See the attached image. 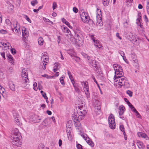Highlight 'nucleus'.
<instances>
[{
    "label": "nucleus",
    "instance_id": "57",
    "mask_svg": "<svg viewBox=\"0 0 149 149\" xmlns=\"http://www.w3.org/2000/svg\"><path fill=\"white\" fill-rule=\"evenodd\" d=\"M62 144V141L61 139H60L59 140V142H58V144H59V146H61Z\"/></svg>",
    "mask_w": 149,
    "mask_h": 149
},
{
    "label": "nucleus",
    "instance_id": "22",
    "mask_svg": "<svg viewBox=\"0 0 149 149\" xmlns=\"http://www.w3.org/2000/svg\"><path fill=\"white\" fill-rule=\"evenodd\" d=\"M74 125L75 127H77V129L78 130H80L81 129V125L79 123V122H76Z\"/></svg>",
    "mask_w": 149,
    "mask_h": 149
},
{
    "label": "nucleus",
    "instance_id": "39",
    "mask_svg": "<svg viewBox=\"0 0 149 149\" xmlns=\"http://www.w3.org/2000/svg\"><path fill=\"white\" fill-rule=\"evenodd\" d=\"M7 33V31L6 30L3 29L0 30V33L2 34H5Z\"/></svg>",
    "mask_w": 149,
    "mask_h": 149
},
{
    "label": "nucleus",
    "instance_id": "46",
    "mask_svg": "<svg viewBox=\"0 0 149 149\" xmlns=\"http://www.w3.org/2000/svg\"><path fill=\"white\" fill-rule=\"evenodd\" d=\"M47 62L45 61L43 63V66H42L43 69L44 70H45L46 68V65L47 64Z\"/></svg>",
    "mask_w": 149,
    "mask_h": 149
},
{
    "label": "nucleus",
    "instance_id": "31",
    "mask_svg": "<svg viewBox=\"0 0 149 149\" xmlns=\"http://www.w3.org/2000/svg\"><path fill=\"white\" fill-rule=\"evenodd\" d=\"M109 0H103V5L105 6L108 5L109 3Z\"/></svg>",
    "mask_w": 149,
    "mask_h": 149
},
{
    "label": "nucleus",
    "instance_id": "10",
    "mask_svg": "<svg viewBox=\"0 0 149 149\" xmlns=\"http://www.w3.org/2000/svg\"><path fill=\"white\" fill-rule=\"evenodd\" d=\"M11 133L13 137H21L18 130L16 128H13L12 131Z\"/></svg>",
    "mask_w": 149,
    "mask_h": 149
},
{
    "label": "nucleus",
    "instance_id": "54",
    "mask_svg": "<svg viewBox=\"0 0 149 149\" xmlns=\"http://www.w3.org/2000/svg\"><path fill=\"white\" fill-rule=\"evenodd\" d=\"M0 89L2 93H3L5 91L4 88L1 85H0Z\"/></svg>",
    "mask_w": 149,
    "mask_h": 149
},
{
    "label": "nucleus",
    "instance_id": "8",
    "mask_svg": "<svg viewBox=\"0 0 149 149\" xmlns=\"http://www.w3.org/2000/svg\"><path fill=\"white\" fill-rule=\"evenodd\" d=\"M13 138L12 141V144L17 147L20 146L22 145L21 137H13Z\"/></svg>",
    "mask_w": 149,
    "mask_h": 149
},
{
    "label": "nucleus",
    "instance_id": "55",
    "mask_svg": "<svg viewBox=\"0 0 149 149\" xmlns=\"http://www.w3.org/2000/svg\"><path fill=\"white\" fill-rule=\"evenodd\" d=\"M120 54L121 55V56L123 57V56H124L125 54L124 53V52L122 51H120L119 52Z\"/></svg>",
    "mask_w": 149,
    "mask_h": 149
},
{
    "label": "nucleus",
    "instance_id": "49",
    "mask_svg": "<svg viewBox=\"0 0 149 149\" xmlns=\"http://www.w3.org/2000/svg\"><path fill=\"white\" fill-rule=\"evenodd\" d=\"M11 53L13 54H15L16 53V51L15 50V49L13 48L11 49Z\"/></svg>",
    "mask_w": 149,
    "mask_h": 149
},
{
    "label": "nucleus",
    "instance_id": "61",
    "mask_svg": "<svg viewBox=\"0 0 149 149\" xmlns=\"http://www.w3.org/2000/svg\"><path fill=\"white\" fill-rule=\"evenodd\" d=\"M46 112H47V114L49 115H51L52 114V112L50 111H49V110H47L46 111Z\"/></svg>",
    "mask_w": 149,
    "mask_h": 149
},
{
    "label": "nucleus",
    "instance_id": "32",
    "mask_svg": "<svg viewBox=\"0 0 149 149\" xmlns=\"http://www.w3.org/2000/svg\"><path fill=\"white\" fill-rule=\"evenodd\" d=\"M87 143L90 146H94V143L92 141L89 139V140L88 141H86Z\"/></svg>",
    "mask_w": 149,
    "mask_h": 149
},
{
    "label": "nucleus",
    "instance_id": "42",
    "mask_svg": "<svg viewBox=\"0 0 149 149\" xmlns=\"http://www.w3.org/2000/svg\"><path fill=\"white\" fill-rule=\"evenodd\" d=\"M57 4L55 2H54L53 3L52 8L53 10H54L57 7Z\"/></svg>",
    "mask_w": 149,
    "mask_h": 149
},
{
    "label": "nucleus",
    "instance_id": "21",
    "mask_svg": "<svg viewBox=\"0 0 149 149\" xmlns=\"http://www.w3.org/2000/svg\"><path fill=\"white\" fill-rule=\"evenodd\" d=\"M79 111L80 112V113L81 115H82V116H84L87 113V112L85 110L81 109Z\"/></svg>",
    "mask_w": 149,
    "mask_h": 149
},
{
    "label": "nucleus",
    "instance_id": "6",
    "mask_svg": "<svg viewBox=\"0 0 149 149\" xmlns=\"http://www.w3.org/2000/svg\"><path fill=\"white\" fill-rule=\"evenodd\" d=\"M129 39L132 42L136 45L139 44L137 36L135 35H133L132 33L130 32L129 33Z\"/></svg>",
    "mask_w": 149,
    "mask_h": 149
},
{
    "label": "nucleus",
    "instance_id": "35",
    "mask_svg": "<svg viewBox=\"0 0 149 149\" xmlns=\"http://www.w3.org/2000/svg\"><path fill=\"white\" fill-rule=\"evenodd\" d=\"M83 137V138L86 141H88V140H89V138L88 137H87V134H82Z\"/></svg>",
    "mask_w": 149,
    "mask_h": 149
},
{
    "label": "nucleus",
    "instance_id": "33",
    "mask_svg": "<svg viewBox=\"0 0 149 149\" xmlns=\"http://www.w3.org/2000/svg\"><path fill=\"white\" fill-rule=\"evenodd\" d=\"M56 69H59V68H60V65H59V64L58 63H56L54 64V67Z\"/></svg>",
    "mask_w": 149,
    "mask_h": 149
},
{
    "label": "nucleus",
    "instance_id": "4",
    "mask_svg": "<svg viewBox=\"0 0 149 149\" xmlns=\"http://www.w3.org/2000/svg\"><path fill=\"white\" fill-rule=\"evenodd\" d=\"M20 25L15 20L13 24V28H12V30L14 32V31L15 32V33L17 35L19 36L21 33V31L20 30Z\"/></svg>",
    "mask_w": 149,
    "mask_h": 149
},
{
    "label": "nucleus",
    "instance_id": "2",
    "mask_svg": "<svg viewBox=\"0 0 149 149\" xmlns=\"http://www.w3.org/2000/svg\"><path fill=\"white\" fill-rule=\"evenodd\" d=\"M113 68L115 71V75H120V76L123 75L124 73L121 66L118 64H114L113 65Z\"/></svg>",
    "mask_w": 149,
    "mask_h": 149
},
{
    "label": "nucleus",
    "instance_id": "45",
    "mask_svg": "<svg viewBox=\"0 0 149 149\" xmlns=\"http://www.w3.org/2000/svg\"><path fill=\"white\" fill-rule=\"evenodd\" d=\"M40 93H41L42 97H43L44 98H45V97H47L46 96V93L42 91H40Z\"/></svg>",
    "mask_w": 149,
    "mask_h": 149
},
{
    "label": "nucleus",
    "instance_id": "64",
    "mask_svg": "<svg viewBox=\"0 0 149 149\" xmlns=\"http://www.w3.org/2000/svg\"><path fill=\"white\" fill-rule=\"evenodd\" d=\"M138 8L139 9H141L143 8V6L141 4H139L138 5Z\"/></svg>",
    "mask_w": 149,
    "mask_h": 149
},
{
    "label": "nucleus",
    "instance_id": "5",
    "mask_svg": "<svg viewBox=\"0 0 149 149\" xmlns=\"http://www.w3.org/2000/svg\"><path fill=\"white\" fill-rule=\"evenodd\" d=\"M109 125L110 128L112 129L115 128L116 124L114 117L112 114H111L109 117L108 119Z\"/></svg>",
    "mask_w": 149,
    "mask_h": 149
},
{
    "label": "nucleus",
    "instance_id": "13",
    "mask_svg": "<svg viewBox=\"0 0 149 149\" xmlns=\"http://www.w3.org/2000/svg\"><path fill=\"white\" fill-rule=\"evenodd\" d=\"M136 144L139 149H144L145 148V146L141 141H137Z\"/></svg>",
    "mask_w": 149,
    "mask_h": 149
},
{
    "label": "nucleus",
    "instance_id": "28",
    "mask_svg": "<svg viewBox=\"0 0 149 149\" xmlns=\"http://www.w3.org/2000/svg\"><path fill=\"white\" fill-rule=\"evenodd\" d=\"M62 29L63 32L69 33L70 32V31L66 27H63L62 28Z\"/></svg>",
    "mask_w": 149,
    "mask_h": 149
},
{
    "label": "nucleus",
    "instance_id": "36",
    "mask_svg": "<svg viewBox=\"0 0 149 149\" xmlns=\"http://www.w3.org/2000/svg\"><path fill=\"white\" fill-rule=\"evenodd\" d=\"M126 93L130 97H131L132 96L133 93L131 91L128 90L126 91Z\"/></svg>",
    "mask_w": 149,
    "mask_h": 149
},
{
    "label": "nucleus",
    "instance_id": "7",
    "mask_svg": "<svg viewBox=\"0 0 149 149\" xmlns=\"http://www.w3.org/2000/svg\"><path fill=\"white\" fill-rule=\"evenodd\" d=\"M96 17L97 21V26H100L101 24L102 23V13L101 12V10L98 9H97V10Z\"/></svg>",
    "mask_w": 149,
    "mask_h": 149
},
{
    "label": "nucleus",
    "instance_id": "1",
    "mask_svg": "<svg viewBox=\"0 0 149 149\" xmlns=\"http://www.w3.org/2000/svg\"><path fill=\"white\" fill-rule=\"evenodd\" d=\"M22 86L25 87L29 84V81L28 78V74L26 71L24 69H22Z\"/></svg>",
    "mask_w": 149,
    "mask_h": 149
},
{
    "label": "nucleus",
    "instance_id": "56",
    "mask_svg": "<svg viewBox=\"0 0 149 149\" xmlns=\"http://www.w3.org/2000/svg\"><path fill=\"white\" fill-rule=\"evenodd\" d=\"M1 54L2 57L4 59H5V53L4 52H1Z\"/></svg>",
    "mask_w": 149,
    "mask_h": 149
},
{
    "label": "nucleus",
    "instance_id": "38",
    "mask_svg": "<svg viewBox=\"0 0 149 149\" xmlns=\"http://www.w3.org/2000/svg\"><path fill=\"white\" fill-rule=\"evenodd\" d=\"M79 117L78 118V122H79L80 120H81L82 119V118L83 117V116H82V115L80 114V112L79 111Z\"/></svg>",
    "mask_w": 149,
    "mask_h": 149
},
{
    "label": "nucleus",
    "instance_id": "63",
    "mask_svg": "<svg viewBox=\"0 0 149 149\" xmlns=\"http://www.w3.org/2000/svg\"><path fill=\"white\" fill-rule=\"evenodd\" d=\"M61 41V37L60 36H59L58 37V40L57 41L58 42V44H59Z\"/></svg>",
    "mask_w": 149,
    "mask_h": 149
},
{
    "label": "nucleus",
    "instance_id": "23",
    "mask_svg": "<svg viewBox=\"0 0 149 149\" xmlns=\"http://www.w3.org/2000/svg\"><path fill=\"white\" fill-rule=\"evenodd\" d=\"M74 88L75 91L76 92H77L78 93H79L80 92V91L79 90V86L78 84L76 85H74Z\"/></svg>",
    "mask_w": 149,
    "mask_h": 149
},
{
    "label": "nucleus",
    "instance_id": "27",
    "mask_svg": "<svg viewBox=\"0 0 149 149\" xmlns=\"http://www.w3.org/2000/svg\"><path fill=\"white\" fill-rule=\"evenodd\" d=\"M88 15V14L85 12H84L82 13L81 15V19H84L85 17H86V15Z\"/></svg>",
    "mask_w": 149,
    "mask_h": 149
},
{
    "label": "nucleus",
    "instance_id": "62",
    "mask_svg": "<svg viewBox=\"0 0 149 149\" xmlns=\"http://www.w3.org/2000/svg\"><path fill=\"white\" fill-rule=\"evenodd\" d=\"M86 95L87 98H88L90 97V93H85Z\"/></svg>",
    "mask_w": 149,
    "mask_h": 149
},
{
    "label": "nucleus",
    "instance_id": "16",
    "mask_svg": "<svg viewBox=\"0 0 149 149\" xmlns=\"http://www.w3.org/2000/svg\"><path fill=\"white\" fill-rule=\"evenodd\" d=\"M9 86L10 89L12 91H14L15 90V85L11 81L9 84Z\"/></svg>",
    "mask_w": 149,
    "mask_h": 149
},
{
    "label": "nucleus",
    "instance_id": "43",
    "mask_svg": "<svg viewBox=\"0 0 149 149\" xmlns=\"http://www.w3.org/2000/svg\"><path fill=\"white\" fill-rule=\"evenodd\" d=\"M134 112L136 113V116L138 118H139L140 115L139 112L136 111V109H134Z\"/></svg>",
    "mask_w": 149,
    "mask_h": 149
},
{
    "label": "nucleus",
    "instance_id": "30",
    "mask_svg": "<svg viewBox=\"0 0 149 149\" xmlns=\"http://www.w3.org/2000/svg\"><path fill=\"white\" fill-rule=\"evenodd\" d=\"M79 113L77 114H74L73 116V119L77 121H78L79 117Z\"/></svg>",
    "mask_w": 149,
    "mask_h": 149
},
{
    "label": "nucleus",
    "instance_id": "18",
    "mask_svg": "<svg viewBox=\"0 0 149 149\" xmlns=\"http://www.w3.org/2000/svg\"><path fill=\"white\" fill-rule=\"evenodd\" d=\"M7 56L8 58L9 61H11L10 63L12 64H13L14 62L13 61V58L12 56L10 54H7Z\"/></svg>",
    "mask_w": 149,
    "mask_h": 149
},
{
    "label": "nucleus",
    "instance_id": "58",
    "mask_svg": "<svg viewBox=\"0 0 149 149\" xmlns=\"http://www.w3.org/2000/svg\"><path fill=\"white\" fill-rule=\"evenodd\" d=\"M116 36L120 39L121 40L122 39V38L119 36V34L118 33H116Z\"/></svg>",
    "mask_w": 149,
    "mask_h": 149
},
{
    "label": "nucleus",
    "instance_id": "20",
    "mask_svg": "<svg viewBox=\"0 0 149 149\" xmlns=\"http://www.w3.org/2000/svg\"><path fill=\"white\" fill-rule=\"evenodd\" d=\"M81 85L84 86L83 89L88 87V82H85L84 81L81 82Z\"/></svg>",
    "mask_w": 149,
    "mask_h": 149
},
{
    "label": "nucleus",
    "instance_id": "15",
    "mask_svg": "<svg viewBox=\"0 0 149 149\" xmlns=\"http://www.w3.org/2000/svg\"><path fill=\"white\" fill-rule=\"evenodd\" d=\"M124 107L123 106H120L119 107V109L120 110L119 115L120 116L123 115L124 112Z\"/></svg>",
    "mask_w": 149,
    "mask_h": 149
},
{
    "label": "nucleus",
    "instance_id": "11",
    "mask_svg": "<svg viewBox=\"0 0 149 149\" xmlns=\"http://www.w3.org/2000/svg\"><path fill=\"white\" fill-rule=\"evenodd\" d=\"M138 136L139 137L145 139L146 140H149V138L148 136L145 133L142 132H138L137 133Z\"/></svg>",
    "mask_w": 149,
    "mask_h": 149
},
{
    "label": "nucleus",
    "instance_id": "47",
    "mask_svg": "<svg viewBox=\"0 0 149 149\" xmlns=\"http://www.w3.org/2000/svg\"><path fill=\"white\" fill-rule=\"evenodd\" d=\"M129 106L130 107V108H131L132 110L134 112V109H136L134 108L133 106L131 104L130 105H129Z\"/></svg>",
    "mask_w": 149,
    "mask_h": 149
},
{
    "label": "nucleus",
    "instance_id": "37",
    "mask_svg": "<svg viewBox=\"0 0 149 149\" xmlns=\"http://www.w3.org/2000/svg\"><path fill=\"white\" fill-rule=\"evenodd\" d=\"M63 78L64 77H61L60 79V82L61 83V84L63 86H64L65 85V83L63 80Z\"/></svg>",
    "mask_w": 149,
    "mask_h": 149
},
{
    "label": "nucleus",
    "instance_id": "34",
    "mask_svg": "<svg viewBox=\"0 0 149 149\" xmlns=\"http://www.w3.org/2000/svg\"><path fill=\"white\" fill-rule=\"evenodd\" d=\"M31 4L33 6H34L37 4L38 2L37 0L32 1H31Z\"/></svg>",
    "mask_w": 149,
    "mask_h": 149
},
{
    "label": "nucleus",
    "instance_id": "24",
    "mask_svg": "<svg viewBox=\"0 0 149 149\" xmlns=\"http://www.w3.org/2000/svg\"><path fill=\"white\" fill-rule=\"evenodd\" d=\"M42 57L41 58L42 61H44V62H45V61H48L49 60V58L47 57H45V56H44V54H42Z\"/></svg>",
    "mask_w": 149,
    "mask_h": 149
},
{
    "label": "nucleus",
    "instance_id": "9",
    "mask_svg": "<svg viewBox=\"0 0 149 149\" xmlns=\"http://www.w3.org/2000/svg\"><path fill=\"white\" fill-rule=\"evenodd\" d=\"M84 56L85 58H87L89 63L91 64V65L93 67L95 68L97 67V63L95 60L93 59L92 57L88 56L86 54H84Z\"/></svg>",
    "mask_w": 149,
    "mask_h": 149
},
{
    "label": "nucleus",
    "instance_id": "3",
    "mask_svg": "<svg viewBox=\"0 0 149 149\" xmlns=\"http://www.w3.org/2000/svg\"><path fill=\"white\" fill-rule=\"evenodd\" d=\"M114 79L116 81H118L117 79L116 80V79H119L118 80V84L121 86L124 85H125V83L126 80V78L125 77L122 75V76H120V75H115L113 77Z\"/></svg>",
    "mask_w": 149,
    "mask_h": 149
},
{
    "label": "nucleus",
    "instance_id": "19",
    "mask_svg": "<svg viewBox=\"0 0 149 149\" xmlns=\"http://www.w3.org/2000/svg\"><path fill=\"white\" fill-rule=\"evenodd\" d=\"M89 20L90 18L88 15H86V17H85L84 19H82V21L86 23H87L89 22Z\"/></svg>",
    "mask_w": 149,
    "mask_h": 149
},
{
    "label": "nucleus",
    "instance_id": "52",
    "mask_svg": "<svg viewBox=\"0 0 149 149\" xmlns=\"http://www.w3.org/2000/svg\"><path fill=\"white\" fill-rule=\"evenodd\" d=\"M124 100L125 102H127V104H128V106H129V105H130L131 104V103L128 100H127V99L126 98H125Z\"/></svg>",
    "mask_w": 149,
    "mask_h": 149
},
{
    "label": "nucleus",
    "instance_id": "44",
    "mask_svg": "<svg viewBox=\"0 0 149 149\" xmlns=\"http://www.w3.org/2000/svg\"><path fill=\"white\" fill-rule=\"evenodd\" d=\"M71 129L70 127H66V131L67 132V134L68 135L69 134L70 135V129Z\"/></svg>",
    "mask_w": 149,
    "mask_h": 149
},
{
    "label": "nucleus",
    "instance_id": "51",
    "mask_svg": "<svg viewBox=\"0 0 149 149\" xmlns=\"http://www.w3.org/2000/svg\"><path fill=\"white\" fill-rule=\"evenodd\" d=\"M5 22L8 25H10L11 23V22L9 19H6Z\"/></svg>",
    "mask_w": 149,
    "mask_h": 149
},
{
    "label": "nucleus",
    "instance_id": "25",
    "mask_svg": "<svg viewBox=\"0 0 149 149\" xmlns=\"http://www.w3.org/2000/svg\"><path fill=\"white\" fill-rule=\"evenodd\" d=\"M38 43L40 45H42L43 44L44 40L42 37L39 38L38 39Z\"/></svg>",
    "mask_w": 149,
    "mask_h": 149
},
{
    "label": "nucleus",
    "instance_id": "50",
    "mask_svg": "<svg viewBox=\"0 0 149 149\" xmlns=\"http://www.w3.org/2000/svg\"><path fill=\"white\" fill-rule=\"evenodd\" d=\"M73 11L76 13H77L78 11V9L75 7H74L73 8Z\"/></svg>",
    "mask_w": 149,
    "mask_h": 149
},
{
    "label": "nucleus",
    "instance_id": "53",
    "mask_svg": "<svg viewBox=\"0 0 149 149\" xmlns=\"http://www.w3.org/2000/svg\"><path fill=\"white\" fill-rule=\"evenodd\" d=\"M47 121L46 119H45L43 122V125H44V126H46L47 125Z\"/></svg>",
    "mask_w": 149,
    "mask_h": 149
},
{
    "label": "nucleus",
    "instance_id": "60",
    "mask_svg": "<svg viewBox=\"0 0 149 149\" xmlns=\"http://www.w3.org/2000/svg\"><path fill=\"white\" fill-rule=\"evenodd\" d=\"M62 21L63 23H64L65 24V23L66 22H67L66 20L64 18H63L62 19Z\"/></svg>",
    "mask_w": 149,
    "mask_h": 149
},
{
    "label": "nucleus",
    "instance_id": "14",
    "mask_svg": "<svg viewBox=\"0 0 149 149\" xmlns=\"http://www.w3.org/2000/svg\"><path fill=\"white\" fill-rule=\"evenodd\" d=\"M10 46V43L6 42H4L3 48L4 49L7 50L9 49Z\"/></svg>",
    "mask_w": 149,
    "mask_h": 149
},
{
    "label": "nucleus",
    "instance_id": "59",
    "mask_svg": "<svg viewBox=\"0 0 149 149\" xmlns=\"http://www.w3.org/2000/svg\"><path fill=\"white\" fill-rule=\"evenodd\" d=\"M71 82H72V83L73 85V87H74V85H77V84L76 83V84H75V81H74V79L73 80H71Z\"/></svg>",
    "mask_w": 149,
    "mask_h": 149
},
{
    "label": "nucleus",
    "instance_id": "29",
    "mask_svg": "<svg viewBox=\"0 0 149 149\" xmlns=\"http://www.w3.org/2000/svg\"><path fill=\"white\" fill-rule=\"evenodd\" d=\"M120 128L121 131L123 132V134L124 135V136H125L126 134L124 131V128L123 125H120Z\"/></svg>",
    "mask_w": 149,
    "mask_h": 149
},
{
    "label": "nucleus",
    "instance_id": "17",
    "mask_svg": "<svg viewBox=\"0 0 149 149\" xmlns=\"http://www.w3.org/2000/svg\"><path fill=\"white\" fill-rule=\"evenodd\" d=\"M89 37H90L93 40L94 43H95V44H94V45L95 46H96L98 47H99V45H97V40H95V39L94 38V35L93 34H89Z\"/></svg>",
    "mask_w": 149,
    "mask_h": 149
},
{
    "label": "nucleus",
    "instance_id": "48",
    "mask_svg": "<svg viewBox=\"0 0 149 149\" xmlns=\"http://www.w3.org/2000/svg\"><path fill=\"white\" fill-rule=\"evenodd\" d=\"M84 91L85 93H89V87H88L87 88H85L84 89Z\"/></svg>",
    "mask_w": 149,
    "mask_h": 149
},
{
    "label": "nucleus",
    "instance_id": "40",
    "mask_svg": "<svg viewBox=\"0 0 149 149\" xmlns=\"http://www.w3.org/2000/svg\"><path fill=\"white\" fill-rule=\"evenodd\" d=\"M42 76L45 77H46L47 79H51L53 77V76H49L46 74L42 75Z\"/></svg>",
    "mask_w": 149,
    "mask_h": 149
},
{
    "label": "nucleus",
    "instance_id": "41",
    "mask_svg": "<svg viewBox=\"0 0 149 149\" xmlns=\"http://www.w3.org/2000/svg\"><path fill=\"white\" fill-rule=\"evenodd\" d=\"M13 115L15 119L19 117V115L16 112L13 113Z\"/></svg>",
    "mask_w": 149,
    "mask_h": 149
},
{
    "label": "nucleus",
    "instance_id": "26",
    "mask_svg": "<svg viewBox=\"0 0 149 149\" xmlns=\"http://www.w3.org/2000/svg\"><path fill=\"white\" fill-rule=\"evenodd\" d=\"M131 57L133 59L132 61H134V62L135 63H137L138 62V60L137 59H136V56L134 55H133L132 54H131Z\"/></svg>",
    "mask_w": 149,
    "mask_h": 149
},
{
    "label": "nucleus",
    "instance_id": "12",
    "mask_svg": "<svg viewBox=\"0 0 149 149\" xmlns=\"http://www.w3.org/2000/svg\"><path fill=\"white\" fill-rule=\"evenodd\" d=\"M22 36L25 38L29 36V33L25 27H23L22 29Z\"/></svg>",
    "mask_w": 149,
    "mask_h": 149
}]
</instances>
